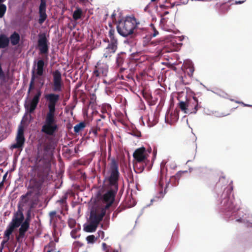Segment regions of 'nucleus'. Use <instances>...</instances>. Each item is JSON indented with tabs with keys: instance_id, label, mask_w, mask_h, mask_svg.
Returning <instances> with one entry per match:
<instances>
[{
	"instance_id": "f257e3e1",
	"label": "nucleus",
	"mask_w": 252,
	"mask_h": 252,
	"mask_svg": "<svg viewBox=\"0 0 252 252\" xmlns=\"http://www.w3.org/2000/svg\"><path fill=\"white\" fill-rule=\"evenodd\" d=\"M218 209L220 211L227 217H230L232 215H237L238 217H235L236 221L237 222H244L247 223L248 226L252 227V222H250L247 218H252V215L250 214H245L241 217L240 212L235 214L236 212L239 211L240 206L234 204L233 199H230L227 193H223L219 200L218 204Z\"/></svg>"
},
{
	"instance_id": "f03ea898",
	"label": "nucleus",
	"mask_w": 252,
	"mask_h": 252,
	"mask_svg": "<svg viewBox=\"0 0 252 252\" xmlns=\"http://www.w3.org/2000/svg\"><path fill=\"white\" fill-rule=\"evenodd\" d=\"M114 192L110 191L105 193L103 196V200L105 205L95 211L92 210L90 217V222L84 225V230L87 232H94L100 221H101L108 209L114 201Z\"/></svg>"
},
{
	"instance_id": "7ed1b4c3",
	"label": "nucleus",
	"mask_w": 252,
	"mask_h": 252,
	"mask_svg": "<svg viewBox=\"0 0 252 252\" xmlns=\"http://www.w3.org/2000/svg\"><path fill=\"white\" fill-rule=\"evenodd\" d=\"M139 24L134 17H127L125 20H121L119 22L117 27V31L120 35L126 37L133 33Z\"/></svg>"
},
{
	"instance_id": "20e7f679",
	"label": "nucleus",
	"mask_w": 252,
	"mask_h": 252,
	"mask_svg": "<svg viewBox=\"0 0 252 252\" xmlns=\"http://www.w3.org/2000/svg\"><path fill=\"white\" fill-rule=\"evenodd\" d=\"M24 219V215L22 213L20 212H16L11 221L9 225L7 226L6 230L4 232V239L1 242V247L0 248V252H2L3 248V245L5 243H7L10 239V236L13 232L14 230L19 226L21 222Z\"/></svg>"
},
{
	"instance_id": "39448f33",
	"label": "nucleus",
	"mask_w": 252,
	"mask_h": 252,
	"mask_svg": "<svg viewBox=\"0 0 252 252\" xmlns=\"http://www.w3.org/2000/svg\"><path fill=\"white\" fill-rule=\"evenodd\" d=\"M58 129L55 119V114L47 113L41 131L45 133L52 135Z\"/></svg>"
},
{
	"instance_id": "423d86ee",
	"label": "nucleus",
	"mask_w": 252,
	"mask_h": 252,
	"mask_svg": "<svg viewBox=\"0 0 252 252\" xmlns=\"http://www.w3.org/2000/svg\"><path fill=\"white\" fill-rule=\"evenodd\" d=\"M110 174V175L109 178V180L110 185L113 187L114 189H110V190H108L106 193L110 191H114L115 192V197L116 191L118 189L117 182L119 177V171L118 164L114 160H113L111 162Z\"/></svg>"
},
{
	"instance_id": "0eeeda50",
	"label": "nucleus",
	"mask_w": 252,
	"mask_h": 252,
	"mask_svg": "<svg viewBox=\"0 0 252 252\" xmlns=\"http://www.w3.org/2000/svg\"><path fill=\"white\" fill-rule=\"evenodd\" d=\"M45 98L48 102V112L47 113L55 114L56 105L60 98V95L57 94L51 93L45 95Z\"/></svg>"
},
{
	"instance_id": "6e6552de",
	"label": "nucleus",
	"mask_w": 252,
	"mask_h": 252,
	"mask_svg": "<svg viewBox=\"0 0 252 252\" xmlns=\"http://www.w3.org/2000/svg\"><path fill=\"white\" fill-rule=\"evenodd\" d=\"M38 47L41 54H47L49 50L48 41L44 33L38 34Z\"/></svg>"
},
{
	"instance_id": "1a4fd4ad",
	"label": "nucleus",
	"mask_w": 252,
	"mask_h": 252,
	"mask_svg": "<svg viewBox=\"0 0 252 252\" xmlns=\"http://www.w3.org/2000/svg\"><path fill=\"white\" fill-rule=\"evenodd\" d=\"M108 72V65L101 61L97 62L94 74L97 77H105L107 75Z\"/></svg>"
},
{
	"instance_id": "9d476101",
	"label": "nucleus",
	"mask_w": 252,
	"mask_h": 252,
	"mask_svg": "<svg viewBox=\"0 0 252 252\" xmlns=\"http://www.w3.org/2000/svg\"><path fill=\"white\" fill-rule=\"evenodd\" d=\"M44 66V62L42 60H39V61H38L36 63V69L35 74H34V71H32V75L30 82L28 93H30V91L32 89L35 78H37L38 76H40L43 75Z\"/></svg>"
},
{
	"instance_id": "9b49d317",
	"label": "nucleus",
	"mask_w": 252,
	"mask_h": 252,
	"mask_svg": "<svg viewBox=\"0 0 252 252\" xmlns=\"http://www.w3.org/2000/svg\"><path fill=\"white\" fill-rule=\"evenodd\" d=\"M41 95V91L40 90H37L36 94H34L32 98L29 100V103L26 105L25 107L30 113L33 112L36 108Z\"/></svg>"
},
{
	"instance_id": "f8f14e48",
	"label": "nucleus",
	"mask_w": 252,
	"mask_h": 252,
	"mask_svg": "<svg viewBox=\"0 0 252 252\" xmlns=\"http://www.w3.org/2000/svg\"><path fill=\"white\" fill-rule=\"evenodd\" d=\"M53 84L54 88L53 90L55 92H61L62 90V75L61 72L57 70L53 72Z\"/></svg>"
},
{
	"instance_id": "ddd939ff",
	"label": "nucleus",
	"mask_w": 252,
	"mask_h": 252,
	"mask_svg": "<svg viewBox=\"0 0 252 252\" xmlns=\"http://www.w3.org/2000/svg\"><path fill=\"white\" fill-rule=\"evenodd\" d=\"M148 156L146 149L143 147L136 149L133 154V157L137 162H144Z\"/></svg>"
},
{
	"instance_id": "4468645a",
	"label": "nucleus",
	"mask_w": 252,
	"mask_h": 252,
	"mask_svg": "<svg viewBox=\"0 0 252 252\" xmlns=\"http://www.w3.org/2000/svg\"><path fill=\"white\" fill-rule=\"evenodd\" d=\"M24 136V128L22 126H19L18 133L16 136V143L11 145V148L16 149L22 148L25 142Z\"/></svg>"
},
{
	"instance_id": "2eb2a0df",
	"label": "nucleus",
	"mask_w": 252,
	"mask_h": 252,
	"mask_svg": "<svg viewBox=\"0 0 252 252\" xmlns=\"http://www.w3.org/2000/svg\"><path fill=\"white\" fill-rule=\"evenodd\" d=\"M24 218L23 219L24 220ZM22 221L19 226L21 225L19 229V234L16 236L17 240L19 241H22L25 237V233L30 227L29 221L28 219H26L23 222Z\"/></svg>"
},
{
	"instance_id": "dca6fc26",
	"label": "nucleus",
	"mask_w": 252,
	"mask_h": 252,
	"mask_svg": "<svg viewBox=\"0 0 252 252\" xmlns=\"http://www.w3.org/2000/svg\"><path fill=\"white\" fill-rule=\"evenodd\" d=\"M117 49V43H116L115 40H114L113 42H110L105 49L103 57L109 59L111 56V55L115 52Z\"/></svg>"
},
{
	"instance_id": "f3484780",
	"label": "nucleus",
	"mask_w": 252,
	"mask_h": 252,
	"mask_svg": "<svg viewBox=\"0 0 252 252\" xmlns=\"http://www.w3.org/2000/svg\"><path fill=\"white\" fill-rule=\"evenodd\" d=\"M9 39L10 41L11 44L12 45H16L19 43L20 41V35L17 32H14L10 35Z\"/></svg>"
},
{
	"instance_id": "a211bd4d",
	"label": "nucleus",
	"mask_w": 252,
	"mask_h": 252,
	"mask_svg": "<svg viewBox=\"0 0 252 252\" xmlns=\"http://www.w3.org/2000/svg\"><path fill=\"white\" fill-rule=\"evenodd\" d=\"M9 38L4 34L0 35V48H4L8 45Z\"/></svg>"
},
{
	"instance_id": "6ab92c4d",
	"label": "nucleus",
	"mask_w": 252,
	"mask_h": 252,
	"mask_svg": "<svg viewBox=\"0 0 252 252\" xmlns=\"http://www.w3.org/2000/svg\"><path fill=\"white\" fill-rule=\"evenodd\" d=\"M164 183V179L163 177H161L158 181V186L159 188V194L160 195L158 197H163L164 194L165 193V191H163L162 189Z\"/></svg>"
},
{
	"instance_id": "aec40b11",
	"label": "nucleus",
	"mask_w": 252,
	"mask_h": 252,
	"mask_svg": "<svg viewBox=\"0 0 252 252\" xmlns=\"http://www.w3.org/2000/svg\"><path fill=\"white\" fill-rule=\"evenodd\" d=\"M85 124L84 122H81L75 125L74 127V131L75 133H78L82 131L85 127Z\"/></svg>"
},
{
	"instance_id": "412c9836",
	"label": "nucleus",
	"mask_w": 252,
	"mask_h": 252,
	"mask_svg": "<svg viewBox=\"0 0 252 252\" xmlns=\"http://www.w3.org/2000/svg\"><path fill=\"white\" fill-rule=\"evenodd\" d=\"M5 0H0V18L3 16L6 10V6L5 4L2 3Z\"/></svg>"
},
{
	"instance_id": "4be33fe9",
	"label": "nucleus",
	"mask_w": 252,
	"mask_h": 252,
	"mask_svg": "<svg viewBox=\"0 0 252 252\" xmlns=\"http://www.w3.org/2000/svg\"><path fill=\"white\" fill-rule=\"evenodd\" d=\"M82 15V10L79 8H77L76 10H75L73 14V18L74 20H77L80 19Z\"/></svg>"
},
{
	"instance_id": "5701e85b",
	"label": "nucleus",
	"mask_w": 252,
	"mask_h": 252,
	"mask_svg": "<svg viewBox=\"0 0 252 252\" xmlns=\"http://www.w3.org/2000/svg\"><path fill=\"white\" fill-rule=\"evenodd\" d=\"M185 66L189 68L190 72L192 73L194 72V67L192 62L189 60L187 61L184 63Z\"/></svg>"
},
{
	"instance_id": "b1692460",
	"label": "nucleus",
	"mask_w": 252,
	"mask_h": 252,
	"mask_svg": "<svg viewBox=\"0 0 252 252\" xmlns=\"http://www.w3.org/2000/svg\"><path fill=\"white\" fill-rule=\"evenodd\" d=\"M46 2L45 0H40V4L39 5V13H46Z\"/></svg>"
},
{
	"instance_id": "393cba45",
	"label": "nucleus",
	"mask_w": 252,
	"mask_h": 252,
	"mask_svg": "<svg viewBox=\"0 0 252 252\" xmlns=\"http://www.w3.org/2000/svg\"><path fill=\"white\" fill-rule=\"evenodd\" d=\"M39 14L40 17L38 20V22L40 24H42L46 19L47 15L46 13H40Z\"/></svg>"
},
{
	"instance_id": "a878e982",
	"label": "nucleus",
	"mask_w": 252,
	"mask_h": 252,
	"mask_svg": "<svg viewBox=\"0 0 252 252\" xmlns=\"http://www.w3.org/2000/svg\"><path fill=\"white\" fill-rule=\"evenodd\" d=\"M179 107L181 108V109L184 111L185 113H187V104L185 102L183 101H181L179 104Z\"/></svg>"
},
{
	"instance_id": "bb28decb",
	"label": "nucleus",
	"mask_w": 252,
	"mask_h": 252,
	"mask_svg": "<svg viewBox=\"0 0 252 252\" xmlns=\"http://www.w3.org/2000/svg\"><path fill=\"white\" fill-rule=\"evenodd\" d=\"M96 239V238L93 235H90L86 238V240L88 243H93Z\"/></svg>"
},
{
	"instance_id": "cd10ccee",
	"label": "nucleus",
	"mask_w": 252,
	"mask_h": 252,
	"mask_svg": "<svg viewBox=\"0 0 252 252\" xmlns=\"http://www.w3.org/2000/svg\"><path fill=\"white\" fill-rule=\"evenodd\" d=\"M114 32L113 31H110L109 32V36L111 40V42H113L114 40L116 41V43H117V40L115 38L114 35Z\"/></svg>"
},
{
	"instance_id": "c85d7f7f",
	"label": "nucleus",
	"mask_w": 252,
	"mask_h": 252,
	"mask_svg": "<svg viewBox=\"0 0 252 252\" xmlns=\"http://www.w3.org/2000/svg\"><path fill=\"white\" fill-rule=\"evenodd\" d=\"M56 213H57L56 211H52L49 213V216L50 218L51 221H52L53 220V218L56 216Z\"/></svg>"
},
{
	"instance_id": "c756f323",
	"label": "nucleus",
	"mask_w": 252,
	"mask_h": 252,
	"mask_svg": "<svg viewBox=\"0 0 252 252\" xmlns=\"http://www.w3.org/2000/svg\"><path fill=\"white\" fill-rule=\"evenodd\" d=\"M98 237L103 239L104 237V232L103 231L99 230L97 232Z\"/></svg>"
},
{
	"instance_id": "7c9ffc66",
	"label": "nucleus",
	"mask_w": 252,
	"mask_h": 252,
	"mask_svg": "<svg viewBox=\"0 0 252 252\" xmlns=\"http://www.w3.org/2000/svg\"><path fill=\"white\" fill-rule=\"evenodd\" d=\"M102 249H103V251H105V250L108 249V248L110 247V246H107V245L104 243H103L102 244Z\"/></svg>"
},
{
	"instance_id": "2f4dec72",
	"label": "nucleus",
	"mask_w": 252,
	"mask_h": 252,
	"mask_svg": "<svg viewBox=\"0 0 252 252\" xmlns=\"http://www.w3.org/2000/svg\"><path fill=\"white\" fill-rule=\"evenodd\" d=\"M245 1V0H238V1L236 0L234 2V3L236 4H242V3H244Z\"/></svg>"
},
{
	"instance_id": "473e14b6",
	"label": "nucleus",
	"mask_w": 252,
	"mask_h": 252,
	"mask_svg": "<svg viewBox=\"0 0 252 252\" xmlns=\"http://www.w3.org/2000/svg\"><path fill=\"white\" fill-rule=\"evenodd\" d=\"M236 102L237 103L242 104L245 106L252 107V105H251L245 104L243 102H241V101H236Z\"/></svg>"
},
{
	"instance_id": "72a5a7b5",
	"label": "nucleus",
	"mask_w": 252,
	"mask_h": 252,
	"mask_svg": "<svg viewBox=\"0 0 252 252\" xmlns=\"http://www.w3.org/2000/svg\"><path fill=\"white\" fill-rule=\"evenodd\" d=\"M154 33L153 36L154 37H155L158 34V32L157 31H156L155 29H154Z\"/></svg>"
},
{
	"instance_id": "f704fd0d",
	"label": "nucleus",
	"mask_w": 252,
	"mask_h": 252,
	"mask_svg": "<svg viewBox=\"0 0 252 252\" xmlns=\"http://www.w3.org/2000/svg\"><path fill=\"white\" fill-rule=\"evenodd\" d=\"M92 132L93 133V134H94V136H97V129L93 130Z\"/></svg>"
},
{
	"instance_id": "c9c22d12",
	"label": "nucleus",
	"mask_w": 252,
	"mask_h": 252,
	"mask_svg": "<svg viewBox=\"0 0 252 252\" xmlns=\"http://www.w3.org/2000/svg\"><path fill=\"white\" fill-rule=\"evenodd\" d=\"M227 115H224V114H220V115H217V117H223V116H226Z\"/></svg>"
},
{
	"instance_id": "e433bc0d",
	"label": "nucleus",
	"mask_w": 252,
	"mask_h": 252,
	"mask_svg": "<svg viewBox=\"0 0 252 252\" xmlns=\"http://www.w3.org/2000/svg\"><path fill=\"white\" fill-rule=\"evenodd\" d=\"M3 186V182H1L0 183V188H1Z\"/></svg>"
},
{
	"instance_id": "4c0bfd02",
	"label": "nucleus",
	"mask_w": 252,
	"mask_h": 252,
	"mask_svg": "<svg viewBox=\"0 0 252 252\" xmlns=\"http://www.w3.org/2000/svg\"><path fill=\"white\" fill-rule=\"evenodd\" d=\"M113 252H119L117 250H114Z\"/></svg>"
},
{
	"instance_id": "58836bf2",
	"label": "nucleus",
	"mask_w": 252,
	"mask_h": 252,
	"mask_svg": "<svg viewBox=\"0 0 252 252\" xmlns=\"http://www.w3.org/2000/svg\"><path fill=\"white\" fill-rule=\"evenodd\" d=\"M61 203H63V200H61L59 201Z\"/></svg>"
},
{
	"instance_id": "ea45409f",
	"label": "nucleus",
	"mask_w": 252,
	"mask_h": 252,
	"mask_svg": "<svg viewBox=\"0 0 252 252\" xmlns=\"http://www.w3.org/2000/svg\"><path fill=\"white\" fill-rule=\"evenodd\" d=\"M197 108V106H196L195 107V111H196V110H197V108ZM194 113H196V111H195V112H194Z\"/></svg>"
},
{
	"instance_id": "a19ab883",
	"label": "nucleus",
	"mask_w": 252,
	"mask_h": 252,
	"mask_svg": "<svg viewBox=\"0 0 252 252\" xmlns=\"http://www.w3.org/2000/svg\"><path fill=\"white\" fill-rule=\"evenodd\" d=\"M106 252H109V249H107L105 251Z\"/></svg>"
},
{
	"instance_id": "79ce46f5",
	"label": "nucleus",
	"mask_w": 252,
	"mask_h": 252,
	"mask_svg": "<svg viewBox=\"0 0 252 252\" xmlns=\"http://www.w3.org/2000/svg\"><path fill=\"white\" fill-rule=\"evenodd\" d=\"M156 0H151V1L152 2H154V1H156Z\"/></svg>"
}]
</instances>
